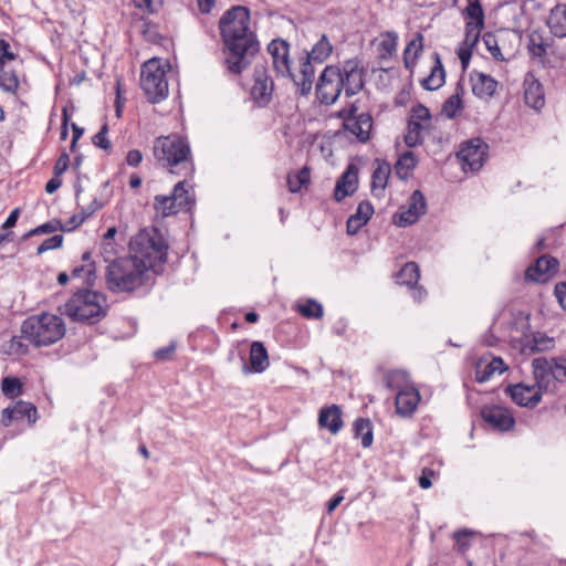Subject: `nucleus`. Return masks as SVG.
Returning a JSON list of instances; mask_svg holds the SVG:
<instances>
[{
    "instance_id": "obj_42",
    "label": "nucleus",
    "mask_w": 566,
    "mask_h": 566,
    "mask_svg": "<svg viewBox=\"0 0 566 566\" xmlns=\"http://www.w3.org/2000/svg\"><path fill=\"white\" fill-rule=\"evenodd\" d=\"M465 14L470 19L467 23H475L480 28L484 27V13L480 0H468Z\"/></svg>"
},
{
    "instance_id": "obj_3",
    "label": "nucleus",
    "mask_w": 566,
    "mask_h": 566,
    "mask_svg": "<svg viewBox=\"0 0 566 566\" xmlns=\"http://www.w3.org/2000/svg\"><path fill=\"white\" fill-rule=\"evenodd\" d=\"M168 245L156 228L142 229L129 242L130 256L145 265V270L158 271L167 261Z\"/></svg>"
},
{
    "instance_id": "obj_4",
    "label": "nucleus",
    "mask_w": 566,
    "mask_h": 566,
    "mask_svg": "<svg viewBox=\"0 0 566 566\" xmlns=\"http://www.w3.org/2000/svg\"><path fill=\"white\" fill-rule=\"evenodd\" d=\"M146 272L145 265L130 255L117 258L106 268V285L115 293L133 292L144 284Z\"/></svg>"
},
{
    "instance_id": "obj_55",
    "label": "nucleus",
    "mask_w": 566,
    "mask_h": 566,
    "mask_svg": "<svg viewBox=\"0 0 566 566\" xmlns=\"http://www.w3.org/2000/svg\"><path fill=\"white\" fill-rule=\"evenodd\" d=\"M373 213V205L369 201H363L358 205L357 211L354 216L359 219L364 218V220L366 219V222H368Z\"/></svg>"
},
{
    "instance_id": "obj_44",
    "label": "nucleus",
    "mask_w": 566,
    "mask_h": 566,
    "mask_svg": "<svg viewBox=\"0 0 566 566\" xmlns=\"http://www.w3.org/2000/svg\"><path fill=\"white\" fill-rule=\"evenodd\" d=\"M397 33L396 32H387L384 39L379 43V57L388 59L397 50Z\"/></svg>"
},
{
    "instance_id": "obj_39",
    "label": "nucleus",
    "mask_w": 566,
    "mask_h": 566,
    "mask_svg": "<svg viewBox=\"0 0 566 566\" xmlns=\"http://www.w3.org/2000/svg\"><path fill=\"white\" fill-rule=\"evenodd\" d=\"M2 394L8 398H14L23 392V384L21 380L13 376H7L1 380Z\"/></svg>"
},
{
    "instance_id": "obj_50",
    "label": "nucleus",
    "mask_w": 566,
    "mask_h": 566,
    "mask_svg": "<svg viewBox=\"0 0 566 566\" xmlns=\"http://www.w3.org/2000/svg\"><path fill=\"white\" fill-rule=\"evenodd\" d=\"M483 28H480V25H476L475 23H465V39L464 43L473 48L480 38V32Z\"/></svg>"
},
{
    "instance_id": "obj_54",
    "label": "nucleus",
    "mask_w": 566,
    "mask_h": 566,
    "mask_svg": "<svg viewBox=\"0 0 566 566\" xmlns=\"http://www.w3.org/2000/svg\"><path fill=\"white\" fill-rule=\"evenodd\" d=\"M69 164L70 157L66 151H63L54 165L53 175L61 177L69 168Z\"/></svg>"
},
{
    "instance_id": "obj_6",
    "label": "nucleus",
    "mask_w": 566,
    "mask_h": 566,
    "mask_svg": "<svg viewBox=\"0 0 566 566\" xmlns=\"http://www.w3.org/2000/svg\"><path fill=\"white\" fill-rule=\"evenodd\" d=\"M104 294L88 289L74 293L65 304V313L73 321L94 324L106 315Z\"/></svg>"
},
{
    "instance_id": "obj_29",
    "label": "nucleus",
    "mask_w": 566,
    "mask_h": 566,
    "mask_svg": "<svg viewBox=\"0 0 566 566\" xmlns=\"http://www.w3.org/2000/svg\"><path fill=\"white\" fill-rule=\"evenodd\" d=\"M423 50V35L417 33V35L407 44L403 51V64L405 67L411 70L416 65V61Z\"/></svg>"
},
{
    "instance_id": "obj_27",
    "label": "nucleus",
    "mask_w": 566,
    "mask_h": 566,
    "mask_svg": "<svg viewBox=\"0 0 566 566\" xmlns=\"http://www.w3.org/2000/svg\"><path fill=\"white\" fill-rule=\"evenodd\" d=\"M250 364L255 373H262L269 367L268 350L263 343L253 342L250 348Z\"/></svg>"
},
{
    "instance_id": "obj_64",
    "label": "nucleus",
    "mask_w": 566,
    "mask_h": 566,
    "mask_svg": "<svg viewBox=\"0 0 566 566\" xmlns=\"http://www.w3.org/2000/svg\"><path fill=\"white\" fill-rule=\"evenodd\" d=\"M175 344H170L166 347L159 348L155 352V357L160 360H166L170 357V355L175 352Z\"/></svg>"
},
{
    "instance_id": "obj_24",
    "label": "nucleus",
    "mask_w": 566,
    "mask_h": 566,
    "mask_svg": "<svg viewBox=\"0 0 566 566\" xmlns=\"http://www.w3.org/2000/svg\"><path fill=\"white\" fill-rule=\"evenodd\" d=\"M549 32L559 39L566 38V4L558 3L549 11L547 22Z\"/></svg>"
},
{
    "instance_id": "obj_7",
    "label": "nucleus",
    "mask_w": 566,
    "mask_h": 566,
    "mask_svg": "<svg viewBox=\"0 0 566 566\" xmlns=\"http://www.w3.org/2000/svg\"><path fill=\"white\" fill-rule=\"evenodd\" d=\"M140 86L150 103H159L168 95V82L160 62L147 61L142 67Z\"/></svg>"
},
{
    "instance_id": "obj_11",
    "label": "nucleus",
    "mask_w": 566,
    "mask_h": 566,
    "mask_svg": "<svg viewBox=\"0 0 566 566\" xmlns=\"http://www.w3.org/2000/svg\"><path fill=\"white\" fill-rule=\"evenodd\" d=\"M193 203L188 190L186 181H178L169 196H156L154 207L163 217L178 213L182 209H189Z\"/></svg>"
},
{
    "instance_id": "obj_33",
    "label": "nucleus",
    "mask_w": 566,
    "mask_h": 566,
    "mask_svg": "<svg viewBox=\"0 0 566 566\" xmlns=\"http://www.w3.org/2000/svg\"><path fill=\"white\" fill-rule=\"evenodd\" d=\"M417 166V158L412 151H406L399 156L395 164V172L398 178L406 180Z\"/></svg>"
},
{
    "instance_id": "obj_25",
    "label": "nucleus",
    "mask_w": 566,
    "mask_h": 566,
    "mask_svg": "<svg viewBox=\"0 0 566 566\" xmlns=\"http://www.w3.org/2000/svg\"><path fill=\"white\" fill-rule=\"evenodd\" d=\"M318 424L326 428L331 433L336 434L343 428L342 410L339 406L332 405L322 408L318 415Z\"/></svg>"
},
{
    "instance_id": "obj_38",
    "label": "nucleus",
    "mask_w": 566,
    "mask_h": 566,
    "mask_svg": "<svg viewBox=\"0 0 566 566\" xmlns=\"http://www.w3.org/2000/svg\"><path fill=\"white\" fill-rule=\"evenodd\" d=\"M460 91H462V88L458 87L455 94L447 98L442 105L443 115L450 119L454 118L463 107Z\"/></svg>"
},
{
    "instance_id": "obj_17",
    "label": "nucleus",
    "mask_w": 566,
    "mask_h": 566,
    "mask_svg": "<svg viewBox=\"0 0 566 566\" xmlns=\"http://www.w3.org/2000/svg\"><path fill=\"white\" fill-rule=\"evenodd\" d=\"M559 262L551 255H542L525 271V280L537 283L547 282L558 271Z\"/></svg>"
},
{
    "instance_id": "obj_13",
    "label": "nucleus",
    "mask_w": 566,
    "mask_h": 566,
    "mask_svg": "<svg viewBox=\"0 0 566 566\" xmlns=\"http://www.w3.org/2000/svg\"><path fill=\"white\" fill-rule=\"evenodd\" d=\"M431 123L429 109L422 104L412 107L411 115L408 120L407 134L405 143L408 147H416L423 142L422 132L428 129Z\"/></svg>"
},
{
    "instance_id": "obj_36",
    "label": "nucleus",
    "mask_w": 566,
    "mask_h": 566,
    "mask_svg": "<svg viewBox=\"0 0 566 566\" xmlns=\"http://www.w3.org/2000/svg\"><path fill=\"white\" fill-rule=\"evenodd\" d=\"M420 277L419 268L415 262H408L405 266L399 271L397 275L398 283L405 285H413L418 282Z\"/></svg>"
},
{
    "instance_id": "obj_28",
    "label": "nucleus",
    "mask_w": 566,
    "mask_h": 566,
    "mask_svg": "<svg viewBox=\"0 0 566 566\" xmlns=\"http://www.w3.org/2000/svg\"><path fill=\"white\" fill-rule=\"evenodd\" d=\"M497 82L490 75L480 73L472 80V91L478 97H490L496 91Z\"/></svg>"
},
{
    "instance_id": "obj_43",
    "label": "nucleus",
    "mask_w": 566,
    "mask_h": 566,
    "mask_svg": "<svg viewBox=\"0 0 566 566\" xmlns=\"http://www.w3.org/2000/svg\"><path fill=\"white\" fill-rule=\"evenodd\" d=\"M310 182V169L303 167L296 175L287 176V187L292 193L298 192L303 186Z\"/></svg>"
},
{
    "instance_id": "obj_62",
    "label": "nucleus",
    "mask_w": 566,
    "mask_h": 566,
    "mask_svg": "<svg viewBox=\"0 0 566 566\" xmlns=\"http://www.w3.org/2000/svg\"><path fill=\"white\" fill-rule=\"evenodd\" d=\"M554 293L559 305L566 308V282L557 283Z\"/></svg>"
},
{
    "instance_id": "obj_12",
    "label": "nucleus",
    "mask_w": 566,
    "mask_h": 566,
    "mask_svg": "<svg viewBox=\"0 0 566 566\" xmlns=\"http://www.w3.org/2000/svg\"><path fill=\"white\" fill-rule=\"evenodd\" d=\"M489 146L481 138H472L462 144L457 154L464 171H479L485 163Z\"/></svg>"
},
{
    "instance_id": "obj_47",
    "label": "nucleus",
    "mask_w": 566,
    "mask_h": 566,
    "mask_svg": "<svg viewBox=\"0 0 566 566\" xmlns=\"http://www.w3.org/2000/svg\"><path fill=\"white\" fill-rule=\"evenodd\" d=\"M57 229L65 230L60 221L52 220V221L45 222V223H43V224H41V226L30 230L25 234V238L38 235V234H42V233H53Z\"/></svg>"
},
{
    "instance_id": "obj_45",
    "label": "nucleus",
    "mask_w": 566,
    "mask_h": 566,
    "mask_svg": "<svg viewBox=\"0 0 566 566\" xmlns=\"http://www.w3.org/2000/svg\"><path fill=\"white\" fill-rule=\"evenodd\" d=\"M0 87L9 93L17 92L19 87V80L14 71H3L0 74Z\"/></svg>"
},
{
    "instance_id": "obj_49",
    "label": "nucleus",
    "mask_w": 566,
    "mask_h": 566,
    "mask_svg": "<svg viewBox=\"0 0 566 566\" xmlns=\"http://www.w3.org/2000/svg\"><path fill=\"white\" fill-rule=\"evenodd\" d=\"M483 42L488 49V51L491 53V55L497 60V61H503L504 57L501 53V50L497 45V41H496V38L492 34V33H485L483 35Z\"/></svg>"
},
{
    "instance_id": "obj_15",
    "label": "nucleus",
    "mask_w": 566,
    "mask_h": 566,
    "mask_svg": "<svg viewBox=\"0 0 566 566\" xmlns=\"http://www.w3.org/2000/svg\"><path fill=\"white\" fill-rule=\"evenodd\" d=\"M340 71L343 90L346 96L350 97L359 93L365 85V70L357 59H349L338 65Z\"/></svg>"
},
{
    "instance_id": "obj_14",
    "label": "nucleus",
    "mask_w": 566,
    "mask_h": 566,
    "mask_svg": "<svg viewBox=\"0 0 566 566\" xmlns=\"http://www.w3.org/2000/svg\"><path fill=\"white\" fill-rule=\"evenodd\" d=\"M274 82L268 74L264 64H258L253 71V85L251 87V97L259 107L268 106L273 97Z\"/></svg>"
},
{
    "instance_id": "obj_26",
    "label": "nucleus",
    "mask_w": 566,
    "mask_h": 566,
    "mask_svg": "<svg viewBox=\"0 0 566 566\" xmlns=\"http://www.w3.org/2000/svg\"><path fill=\"white\" fill-rule=\"evenodd\" d=\"M376 165L371 176V192L376 197H381L390 177L391 167L386 160L380 159H376Z\"/></svg>"
},
{
    "instance_id": "obj_53",
    "label": "nucleus",
    "mask_w": 566,
    "mask_h": 566,
    "mask_svg": "<svg viewBox=\"0 0 566 566\" xmlns=\"http://www.w3.org/2000/svg\"><path fill=\"white\" fill-rule=\"evenodd\" d=\"M108 133V125L104 124L99 132L93 137V144L96 147H99L102 149H109L111 148V142L107 139L106 135Z\"/></svg>"
},
{
    "instance_id": "obj_41",
    "label": "nucleus",
    "mask_w": 566,
    "mask_h": 566,
    "mask_svg": "<svg viewBox=\"0 0 566 566\" xmlns=\"http://www.w3.org/2000/svg\"><path fill=\"white\" fill-rule=\"evenodd\" d=\"M74 279H84V283L88 286H93L96 280V266L95 263H87L81 266H75L72 271Z\"/></svg>"
},
{
    "instance_id": "obj_32",
    "label": "nucleus",
    "mask_w": 566,
    "mask_h": 566,
    "mask_svg": "<svg viewBox=\"0 0 566 566\" xmlns=\"http://www.w3.org/2000/svg\"><path fill=\"white\" fill-rule=\"evenodd\" d=\"M525 103L535 108L539 109L544 105V93L542 84L537 80H532L524 92Z\"/></svg>"
},
{
    "instance_id": "obj_60",
    "label": "nucleus",
    "mask_w": 566,
    "mask_h": 566,
    "mask_svg": "<svg viewBox=\"0 0 566 566\" xmlns=\"http://www.w3.org/2000/svg\"><path fill=\"white\" fill-rule=\"evenodd\" d=\"M104 203L98 199H93V201L87 206L81 209L82 214L85 219L92 217L97 210L102 209Z\"/></svg>"
},
{
    "instance_id": "obj_19",
    "label": "nucleus",
    "mask_w": 566,
    "mask_h": 566,
    "mask_svg": "<svg viewBox=\"0 0 566 566\" xmlns=\"http://www.w3.org/2000/svg\"><path fill=\"white\" fill-rule=\"evenodd\" d=\"M426 211L427 202L423 193L420 190H415L407 201L406 210L399 213L397 224L399 227L411 226L417 222Z\"/></svg>"
},
{
    "instance_id": "obj_8",
    "label": "nucleus",
    "mask_w": 566,
    "mask_h": 566,
    "mask_svg": "<svg viewBox=\"0 0 566 566\" xmlns=\"http://www.w3.org/2000/svg\"><path fill=\"white\" fill-rule=\"evenodd\" d=\"M406 380V374L402 371H391L385 376L386 386L391 389H397L396 396V411L403 417L411 416L420 401V394L417 388L412 386L400 387V381Z\"/></svg>"
},
{
    "instance_id": "obj_48",
    "label": "nucleus",
    "mask_w": 566,
    "mask_h": 566,
    "mask_svg": "<svg viewBox=\"0 0 566 566\" xmlns=\"http://www.w3.org/2000/svg\"><path fill=\"white\" fill-rule=\"evenodd\" d=\"M541 40L542 39L539 35H536V34L530 35L528 50L533 56L542 57L546 54V46Z\"/></svg>"
},
{
    "instance_id": "obj_61",
    "label": "nucleus",
    "mask_w": 566,
    "mask_h": 566,
    "mask_svg": "<svg viewBox=\"0 0 566 566\" xmlns=\"http://www.w3.org/2000/svg\"><path fill=\"white\" fill-rule=\"evenodd\" d=\"M143 160V154L138 149H132L127 153L126 163L130 167H137Z\"/></svg>"
},
{
    "instance_id": "obj_2",
    "label": "nucleus",
    "mask_w": 566,
    "mask_h": 566,
    "mask_svg": "<svg viewBox=\"0 0 566 566\" xmlns=\"http://www.w3.org/2000/svg\"><path fill=\"white\" fill-rule=\"evenodd\" d=\"M153 154L157 164L170 174L186 178L195 171L190 146L179 135L157 137L154 142Z\"/></svg>"
},
{
    "instance_id": "obj_1",
    "label": "nucleus",
    "mask_w": 566,
    "mask_h": 566,
    "mask_svg": "<svg viewBox=\"0 0 566 566\" xmlns=\"http://www.w3.org/2000/svg\"><path fill=\"white\" fill-rule=\"evenodd\" d=\"M250 11L243 6L227 10L219 21L220 34L227 48L224 65L238 75L249 65L248 55L258 51V42L249 30Z\"/></svg>"
},
{
    "instance_id": "obj_10",
    "label": "nucleus",
    "mask_w": 566,
    "mask_h": 566,
    "mask_svg": "<svg viewBox=\"0 0 566 566\" xmlns=\"http://www.w3.org/2000/svg\"><path fill=\"white\" fill-rule=\"evenodd\" d=\"M343 86L344 83L342 82L338 65H327L316 83V97L321 104L332 105L339 97Z\"/></svg>"
},
{
    "instance_id": "obj_23",
    "label": "nucleus",
    "mask_w": 566,
    "mask_h": 566,
    "mask_svg": "<svg viewBox=\"0 0 566 566\" xmlns=\"http://www.w3.org/2000/svg\"><path fill=\"white\" fill-rule=\"evenodd\" d=\"M535 387L545 391L553 382V358L537 357L532 360Z\"/></svg>"
},
{
    "instance_id": "obj_16",
    "label": "nucleus",
    "mask_w": 566,
    "mask_h": 566,
    "mask_svg": "<svg viewBox=\"0 0 566 566\" xmlns=\"http://www.w3.org/2000/svg\"><path fill=\"white\" fill-rule=\"evenodd\" d=\"M268 52L272 57L273 69L277 75L289 77L293 76L290 59V43L284 39L272 40L268 45Z\"/></svg>"
},
{
    "instance_id": "obj_52",
    "label": "nucleus",
    "mask_w": 566,
    "mask_h": 566,
    "mask_svg": "<svg viewBox=\"0 0 566 566\" xmlns=\"http://www.w3.org/2000/svg\"><path fill=\"white\" fill-rule=\"evenodd\" d=\"M566 381V359L553 358V381Z\"/></svg>"
},
{
    "instance_id": "obj_34",
    "label": "nucleus",
    "mask_w": 566,
    "mask_h": 566,
    "mask_svg": "<svg viewBox=\"0 0 566 566\" xmlns=\"http://www.w3.org/2000/svg\"><path fill=\"white\" fill-rule=\"evenodd\" d=\"M355 436L361 438V446L369 448L373 444V426L369 419L358 418L354 422Z\"/></svg>"
},
{
    "instance_id": "obj_30",
    "label": "nucleus",
    "mask_w": 566,
    "mask_h": 566,
    "mask_svg": "<svg viewBox=\"0 0 566 566\" xmlns=\"http://www.w3.org/2000/svg\"><path fill=\"white\" fill-rule=\"evenodd\" d=\"M444 76H446V73H444L443 65L441 63L439 55L437 54L436 55V64L431 69L430 74L426 78L422 80L421 84H422L423 88H426L428 91H436L443 85Z\"/></svg>"
},
{
    "instance_id": "obj_56",
    "label": "nucleus",
    "mask_w": 566,
    "mask_h": 566,
    "mask_svg": "<svg viewBox=\"0 0 566 566\" xmlns=\"http://www.w3.org/2000/svg\"><path fill=\"white\" fill-rule=\"evenodd\" d=\"M366 223H367L366 219L364 220V218L363 219L356 218L354 214L350 216L346 223L347 233L356 234L360 230V228L363 226H365Z\"/></svg>"
},
{
    "instance_id": "obj_58",
    "label": "nucleus",
    "mask_w": 566,
    "mask_h": 566,
    "mask_svg": "<svg viewBox=\"0 0 566 566\" xmlns=\"http://www.w3.org/2000/svg\"><path fill=\"white\" fill-rule=\"evenodd\" d=\"M163 0H133L134 4L147 12H155L157 6L161 4Z\"/></svg>"
},
{
    "instance_id": "obj_63",
    "label": "nucleus",
    "mask_w": 566,
    "mask_h": 566,
    "mask_svg": "<svg viewBox=\"0 0 566 566\" xmlns=\"http://www.w3.org/2000/svg\"><path fill=\"white\" fill-rule=\"evenodd\" d=\"M458 56L461 61L462 67L467 69L469 65L470 59L472 56V48H470V46L460 48L458 51Z\"/></svg>"
},
{
    "instance_id": "obj_59",
    "label": "nucleus",
    "mask_w": 566,
    "mask_h": 566,
    "mask_svg": "<svg viewBox=\"0 0 566 566\" xmlns=\"http://www.w3.org/2000/svg\"><path fill=\"white\" fill-rule=\"evenodd\" d=\"M15 55L10 51V45L6 40H0V70L4 64V60H13Z\"/></svg>"
},
{
    "instance_id": "obj_22",
    "label": "nucleus",
    "mask_w": 566,
    "mask_h": 566,
    "mask_svg": "<svg viewBox=\"0 0 566 566\" xmlns=\"http://www.w3.org/2000/svg\"><path fill=\"white\" fill-rule=\"evenodd\" d=\"M315 62L310 59L308 56L304 55L300 60V71L298 74H293V76H290L294 84L297 87V91L301 95H307L313 86L314 82V64Z\"/></svg>"
},
{
    "instance_id": "obj_5",
    "label": "nucleus",
    "mask_w": 566,
    "mask_h": 566,
    "mask_svg": "<svg viewBox=\"0 0 566 566\" xmlns=\"http://www.w3.org/2000/svg\"><path fill=\"white\" fill-rule=\"evenodd\" d=\"M21 334L38 347L49 346L64 336L65 325L60 316L43 313L28 317L21 325Z\"/></svg>"
},
{
    "instance_id": "obj_31",
    "label": "nucleus",
    "mask_w": 566,
    "mask_h": 566,
    "mask_svg": "<svg viewBox=\"0 0 566 566\" xmlns=\"http://www.w3.org/2000/svg\"><path fill=\"white\" fill-rule=\"evenodd\" d=\"M333 46L328 38L323 34L321 39L314 44L310 52H305V55L312 59L315 63L322 64L332 54Z\"/></svg>"
},
{
    "instance_id": "obj_9",
    "label": "nucleus",
    "mask_w": 566,
    "mask_h": 566,
    "mask_svg": "<svg viewBox=\"0 0 566 566\" xmlns=\"http://www.w3.org/2000/svg\"><path fill=\"white\" fill-rule=\"evenodd\" d=\"M356 103H350L337 113V117L343 120V128L350 133L360 143H366L370 138L373 128V117L369 113L358 114Z\"/></svg>"
},
{
    "instance_id": "obj_46",
    "label": "nucleus",
    "mask_w": 566,
    "mask_h": 566,
    "mask_svg": "<svg viewBox=\"0 0 566 566\" xmlns=\"http://www.w3.org/2000/svg\"><path fill=\"white\" fill-rule=\"evenodd\" d=\"M554 348V338L545 334L536 333L533 336V352H547Z\"/></svg>"
},
{
    "instance_id": "obj_57",
    "label": "nucleus",
    "mask_w": 566,
    "mask_h": 566,
    "mask_svg": "<svg viewBox=\"0 0 566 566\" xmlns=\"http://www.w3.org/2000/svg\"><path fill=\"white\" fill-rule=\"evenodd\" d=\"M436 475L434 471L429 468H424L421 475L418 479L419 485L422 489H429L432 485L431 479Z\"/></svg>"
},
{
    "instance_id": "obj_37",
    "label": "nucleus",
    "mask_w": 566,
    "mask_h": 566,
    "mask_svg": "<svg viewBox=\"0 0 566 566\" xmlns=\"http://www.w3.org/2000/svg\"><path fill=\"white\" fill-rule=\"evenodd\" d=\"M10 413H14L17 420L27 418L30 423H34L36 420L38 411L34 405L20 400L12 407Z\"/></svg>"
},
{
    "instance_id": "obj_18",
    "label": "nucleus",
    "mask_w": 566,
    "mask_h": 566,
    "mask_svg": "<svg viewBox=\"0 0 566 566\" xmlns=\"http://www.w3.org/2000/svg\"><path fill=\"white\" fill-rule=\"evenodd\" d=\"M505 392L516 405L526 408L536 407L543 397L541 389L536 388L534 385L530 386L522 382L507 386Z\"/></svg>"
},
{
    "instance_id": "obj_35",
    "label": "nucleus",
    "mask_w": 566,
    "mask_h": 566,
    "mask_svg": "<svg viewBox=\"0 0 566 566\" xmlns=\"http://www.w3.org/2000/svg\"><path fill=\"white\" fill-rule=\"evenodd\" d=\"M506 370V366L502 358L494 357L489 364L485 365L483 369L476 370V380L479 382H484L489 380L495 373L502 374Z\"/></svg>"
},
{
    "instance_id": "obj_21",
    "label": "nucleus",
    "mask_w": 566,
    "mask_h": 566,
    "mask_svg": "<svg viewBox=\"0 0 566 566\" xmlns=\"http://www.w3.org/2000/svg\"><path fill=\"white\" fill-rule=\"evenodd\" d=\"M357 184L358 169L355 165L350 164L336 182L334 199L339 202L346 197L353 195L357 189Z\"/></svg>"
},
{
    "instance_id": "obj_20",
    "label": "nucleus",
    "mask_w": 566,
    "mask_h": 566,
    "mask_svg": "<svg viewBox=\"0 0 566 566\" xmlns=\"http://www.w3.org/2000/svg\"><path fill=\"white\" fill-rule=\"evenodd\" d=\"M481 417L488 424L499 431H509L515 424V419L510 410L501 406L483 407Z\"/></svg>"
},
{
    "instance_id": "obj_40",
    "label": "nucleus",
    "mask_w": 566,
    "mask_h": 566,
    "mask_svg": "<svg viewBox=\"0 0 566 566\" xmlns=\"http://www.w3.org/2000/svg\"><path fill=\"white\" fill-rule=\"evenodd\" d=\"M297 310H298L300 314L306 318L319 319L324 315V310H323L322 304L312 298H308L303 304H298Z\"/></svg>"
},
{
    "instance_id": "obj_51",
    "label": "nucleus",
    "mask_w": 566,
    "mask_h": 566,
    "mask_svg": "<svg viewBox=\"0 0 566 566\" xmlns=\"http://www.w3.org/2000/svg\"><path fill=\"white\" fill-rule=\"evenodd\" d=\"M63 243V235L55 234L51 238L45 239L36 249L38 254H42L49 250L57 249Z\"/></svg>"
}]
</instances>
